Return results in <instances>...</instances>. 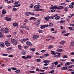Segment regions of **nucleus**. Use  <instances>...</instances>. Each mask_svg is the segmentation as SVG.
I'll list each match as a JSON object with an SVG mask.
<instances>
[{"label":"nucleus","instance_id":"obj_54","mask_svg":"<svg viewBox=\"0 0 74 74\" xmlns=\"http://www.w3.org/2000/svg\"><path fill=\"white\" fill-rule=\"evenodd\" d=\"M34 8H38V6L37 5H36L34 7Z\"/></svg>","mask_w":74,"mask_h":74},{"label":"nucleus","instance_id":"obj_5","mask_svg":"<svg viewBox=\"0 0 74 74\" xmlns=\"http://www.w3.org/2000/svg\"><path fill=\"white\" fill-rule=\"evenodd\" d=\"M57 8V6H51L50 8V10H52V9H56V8Z\"/></svg>","mask_w":74,"mask_h":74},{"label":"nucleus","instance_id":"obj_24","mask_svg":"<svg viewBox=\"0 0 74 74\" xmlns=\"http://www.w3.org/2000/svg\"><path fill=\"white\" fill-rule=\"evenodd\" d=\"M42 11V9H36L34 10V11Z\"/></svg>","mask_w":74,"mask_h":74},{"label":"nucleus","instance_id":"obj_51","mask_svg":"<svg viewBox=\"0 0 74 74\" xmlns=\"http://www.w3.org/2000/svg\"><path fill=\"white\" fill-rule=\"evenodd\" d=\"M31 50H32V51H35V48H33L32 49H31Z\"/></svg>","mask_w":74,"mask_h":74},{"label":"nucleus","instance_id":"obj_63","mask_svg":"<svg viewBox=\"0 0 74 74\" xmlns=\"http://www.w3.org/2000/svg\"><path fill=\"white\" fill-rule=\"evenodd\" d=\"M55 10L54 9L52 10H51V12H55Z\"/></svg>","mask_w":74,"mask_h":74},{"label":"nucleus","instance_id":"obj_41","mask_svg":"<svg viewBox=\"0 0 74 74\" xmlns=\"http://www.w3.org/2000/svg\"><path fill=\"white\" fill-rule=\"evenodd\" d=\"M70 34V33L65 34L64 35V36H69Z\"/></svg>","mask_w":74,"mask_h":74},{"label":"nucleus","instance_id":"obj_8","mask_svg":"<svg viewBox=\"0 0 74 74\" xmlns=\"http://www.w3.org/2000/svg\"><path fill=\"white\" fill-rule=\"evenodd\" d=\"M13 26L14 27H17L18 26V23H16L13 24Z\"/></svg>","mask_w":74,"mask_h":74},{"label":"nucleus","instance_id":"obj_17","mask_svg":"<svg viewBox=\"0 0 74 74\" xmlns=\"http://www.w3.org/2000/svg\"><path fill=\"white\" fill-rule=\"evenodd\" d=\"M56 53L58 54V55L56 56L57 58H59V57H60V56H61V55L60 54V53L56 52Z\"/></svg>","mask_w":74,"mask_h":74},{"label":"nucleus","instance_id":"obj_37","mask_svg":"<svg viewBox=\"0 0 74 74\" xmlns=\"http://www.w3.org/2000/svg\"><path fill=\"white\" fill-rule=\"evenodd\" d=\"M54 64L56 65V66L58 64V61H56L55 62H54Z\"/></svg>","mask_w":74,"mask_h":74},{"label":"nucleus","instance_id":"obj_36","mask_svg":"<svg viewBox=\"0 0 74 74\" xmlns=\"http://www.w3.org/2000/svg\"><path fill=\"white\" fill-rule=\"evenodd\" d=\"M70 64V62H67L65 64V66H68Z\"/></svg>","mask_w":74,"mask_h":74},{"label":"nucleus","instance_id":"obj_50","mask_svg":"<svg viewBox=\"0 0 74 74\" xmlns=\"http://www.w3.org/2000/svg\"><path fill=\"white\" fill-rule=\"evenodd\" d=\"M45 25H42L41 27V29H44V28H45Z\"/></svg>","mask_w":74,"mask_h":74},{"label":"nucleus","instance_id":"obj_28","mask_svg":"<svg viewBox=\"0 0 74 74\" xmlns=\"http://www.w3.org/2000/svg\"><path fill=\"white\" fill-rule=\"evenodd\" d=\"M15 73H20V70H18L15 71Z\"/></svg>","mask_w":74,"mask_h":74},{"label":"nucleus","instance_id":"obj_58","mask_svg":"<svg viewBox=\"0 0 74 74\" xmlns=\"http://www.w3.org/2000/svg\"><path fill=\"white\" fill-rule=\"evenodd\" d=\"M60 66H61L60 64H58L57 66V67H58V68H59V67H60Z\"/></svg>","mask_w":74,"mask_h":74},{"label":"nucleus","instance_id":"obj_42","mask_svg":"<svg viewBox=\"0 0 74 74\" xmlns=\"http://www.w3.org/2000/svg\"><path fill=\"white\" fill-rule=\"evenodd\" d=\"M31 15H34V13L33 12H30L29 13Z\"/></svg>","mask_w":74,"mask_h":74},{"label":"nucleus","instance_id":"obj_45","mask_svg":"<svg viewBox=\"0 0 74 74\" xmlns=\"http://www.w3.org/2000/svg\"><path fill=\"white\" fill-rule=\"evenodd\" d=\"M51 67H56V66L55 65H51Z\"/></svg>","mask_w":74,"mask_h":74},{"label":"nucleus","instance_id":"obj_38","mask_svg":"<svg viewBox=\"0 0 74 74\" xmlns=\"http://www.w3.org/2000/svg\"><path fill=\"white\" fill-rule=\"evenodd\" d=\"M36 62H40V61H41V60H40V59H38L37 60H36Z\"/></svg>","mask_w":74,"mask_h":74},{"label":"nucleus","instance_id":"obj_56","mask_svg":"<svg viewBox=\"0 0 74 74\" xmlns=\"http://www.w3.org/2000/svg\"><path fill=\"white\" fill-rule=\"evenodd\" d=\"M8 57L9 58H12V57H13V56L12 55H10L8 56Z\"/></svg>","mask_w":74,"mask_h":74},{"label":"nucleus","instance_id":"obj_20","mask_svg":"<svg viewBox=\"0 0 74 74\" xmlns=\"http://www.w3.org/2000/svg\"><path fill=\"white\" fill-rule=\"evenodd\" d=\"M71 47H73L74 46V41H72L71 42Z\"/></svg>","mask_w":74,"mask_h":74},{"label":"nucleus","instance_id":"obj_32","mask_svg":"<svg viewBox=\"0 0 74 74\" xmlns=\"http://www.w3.org/2000/svg\"><path fill=\"white\" fill-rule=\"evenodd\" d=\"M53 26V24L52 23H50L49 24V26H50V27H51Z\"/></svg>","mask_w":74,"mask_h":74},{"label":"nucleus","instance_id":"obj_23","mask_svg":"<svg viewBox=\"0 0 74 74\" xmlns=\"http://www.w3.org/2000/svg\"><path fill=\"white\" fill-rule=\"evenodd\" d=\"M51 53L52 55H56V53H55L54 51H51Z\"/></svg>","mask_w":74,"mask_h":74},{"label":"nucleus","instance_id":"obj_10","mask_svg":"<svg viewBox=\"0 0 74 74\" xmlns=\"http://www.w3.org/2000/svg\"><path fill=\"white\" fill-rule=\"evenodd\" d=\"M7 13V12H6V10L5 9L3 10L2 11V14L3 15H5V14Z\"/></svg>","mask_w":74,"mask_h":74},{"label":"nucleus","instance_id":"obj_39","mask_svg":"<svg viewBox=\"0 0 74 74\" xmlns=\"http://www.w3.org/2000/svg\"><path fill=\"white\" fill-rule=\"evenodd\" d=\"M22 58H23V59H27V57L25 56H23L22 57Z\"/></svg>","mask_w":74,"mask_h":74},{"label":"nucleus","instance_id":"obj_1","mask_svg":"<svg viewBox=\"0 0 74 74\" xmlns=\"http://www.w3.org/2000/svg\"><path fill=\"white\" fill-rule=\"evenodd\" d=\"M11 42L14 43V44H18V42L16 41L15 39H12L11 40Z\"/></svg>","mask_w":74,"mask_h":74},{"label":"nucleus","instance_id":"obj_52","mask_svg":"<svg viewBox=\"0 0 74 74\" xmlns=\"http://www.w3.org/2000/svg\"><path fill=\"white\" fill-rule=\"evenodd\" d=\"M11 20H12V19H11V18H8V19L7 21H11Z\"/></svg>","mask_w":74,"mask_h":74},{"label":"nucleus","instance_id":"obj_15","mask_svg":"<svg viewBox=\"0 0 74 74\" xmlns=\"http://www.w3.org/2000/svg\"><path fill=\"white\" fill-rule=\"evenodd\" d=\"M69 8V6H67L65 7L64 8V11H69V10H68V8Z\"/></svg>","mask_w":74,"mask_h":74},{"label":"nucleus","instance_id":"obj_30","mask_svg":"<svg viewBox=\"0 0 74 74\" xmlns=\"http://www.w3.org/2000/svg\"><path fill=\"white\" fill-rule=\"evenodd\" d=\"M20 41H21V42H25V40H24V39L22 40H19Z\"/></svg>","mask_w":74,"mask_h":74},{"label":"nucleus","instance_id":"obj_7","mask_svg":"<svg viewBox=\"0 0 74 74\" xmlns=\"http://www.w3.org/2000/svg\"><path fill=\"white\" fill-rule=\"evenodd\" d=\"M5 45L6 46H7V47H8L10 45V44L9 42L8 41H6L5 42Z\"/></svg>","mask_w":74,"mask_h":74},{"label":"nucleus","instance_id":"obj_12","mask_svg":"<svg viewBox=\"0 0 74 74\" xmlns=\"http://www.w3.org/2000/svg\"><path fill=\"white\" fill-rule=\"evenodd\" d=\"M67 66H64L62 68L61 70H67Z\"/></svg>","mask_w":74,"mask_h":74},{"label":"nucleus","instance_id":"obj_49","mask_svg":"<svg viewBox=\"0 0 74 74\" xmlns=\"http://www.w3.org/2000/svg\"><path fill=\"white\" fill-rule=\"evenodd\" d=\"M62 58H67V56L65 55V56H63Z\"/></svg>","mask_w":74,"mask_h":74},{"label":"nucleus","instance_id":"obj_21","mask_svg":"<svg viewBox=\"0 0 74 74\" xmlns=\"http://www.w3.org/2000/svg\"><path fill=\"white\" fill-rule=\"evenodd\" d=\"M18 47L19 50H21V49L22 48V47L20 45H18Z\"/></svg>","mask_w":74,"mask_h":74},{"label":"nucleus","instance_id":"obj_26","mask_svg":"<svg viewBox=\"0 0 74 74\" xmlns=\"http://www.w3.org/2000/svg\"><path fill=\"white\" fill-rule=\"evenodd\" d=\"M29 19H30V20H32V19L35 20L36 19V18H35L34 17H31V18H30Z\"/></svg>","mask_w":74,"mask_h":74},{"label":"nucleus","instance_id":"obj_16","mask_svg":"<svg viewBox=\"0 0 74 74\" xmlns=\"http://www.w3.org/2000/svg\"><path fill=\"white\" fill-rule=\"evenodd\" d=\"M5 33H7L8 32V29L7 28H5Z\"/></svg>","mask_w":74,"mask_h":74},{"label":"nucleus","instance_id":"obj_64","mask_svg":"<svg viewBox=\"0 0 74 74\" xmlns=\"http://www.w3.org/2000/svg\"><path fill=\"white\" fill-rule=\"evenodd\" d=\"M38 32L39 33H42V30H39L38 31Z\"/></svg>","mask_w":74,"mask_h":74},{"label":"nucleus","instance_id":"obj_31","mask_svg":"<svg viewBox=\"0 0 74 74\" xmlns=\"http://www.w3.org/2000/svg\"><path fill=\"white\" fill-rule=\"evenodd\" d=\"M26 26H20V27L21 28H22V29H25V28H26Z\"/></svg>","mask_w":74,"mask_h":74},{"label":"nucleus","instance_id":"obj_2","mask_svg":"<svg viewBox=\"0 0 74 74\" xmlns=\"http://www.w3.org/2000/svg\"><path fill=\"white\" fill-rule=\"evenodd\" d=\"M39 37V36L38 35H34L33 36V40H36V39L38 38Z\"/></svg>","mask_w":74,"mask_h":74},{"label":"nucleus","instance_id":"obj_13","mask_svg":"<svg viewBox=\"0 0 74 74\" xmlns=\"http://www.w3.org/2000/svg\"><path fill=\"white\" fill-rule=\"evenodd\" d=\"M1 47H2V48H4V43L3 42H1Z\"/></svg>","mask_w":74,"mask_h":74},{"label":"nucleus","instance_id":"obj_27","mask_svg":"<svg viewBox=\"0 0 74 74\" xmlns=\"http://www.w3.org/2000/svg\"><path fill=\"white\" fill-rule=\"evenodd\" d=\"M30 12H26L25 15L26 16H29V14H30Z\"/></svg>","mask_w":74,"mask_h":74},{"label":"nucleus","instance_id":"obj_18","mask_svg":"<svg viewBox=\"0 0 74 74\" xmlns=\"http://www.w3.org/2000/svg\"><path fill=\"white\" fill-rule=\"evenodd\" d=\"M43 63H50V61L48 60H45L43 61Z\"/></svg>","mask_w":74,"mask_h":74},{"label":"nucleus","instance_id":"obj_4","mask_svg":"<svg viewBox=\"0 0 74 74\" xmlns=\"http://www.w3.org/2000/svg\"><path fill=\"white\" fill-rule=\"evenodd\" d=\"M63 8H64V7L63 6H60L58 7L57 6L56 10H60V9H63Z\"/></svg>","mask_w":74,"mask_h":74},{"label":"nucleus","instance_id":"obj_47","mask_svg":"<svg viewBox=\"0 0 74 74\" xmlns=\"http://www.w3.org/2000/svg\"><path fill=\"white\" fill-rule=\"evenodd\" d=\"M11 69L13 70H16V69L15 68H11Z\"/></svg>","mask_w":74,"mask_h":74},{"label":"nucleus","instance_id":"obj_14","mask_svg":"<svg viewBox=\"0 0 74 74\" xmlns=\"http://www.w3.org/2000/svg\"><path fill=\"white\" fill-rule=\"evenodd\" d=\"M66 42V41H64L63 40L61 42H60V44H61L62 45H64V43Z\"/></svg>","mask_w":74,"mask_h":74},{"label":"nucleus","instance_id":"obj_9","mask_svg":"<svg viewBox=\"0 0 74 74\" xmlns=\"http://www.w3.org/2000/svg\"><path fill=\"white\" fill-rule=\"evenodd\" d=\"M49 19H50V16H49L45 17V21H48Z\"/></svg>","mask_w":74,"mask_h":74},{"label":"nucleus","instance_id":"obj_53","mask_svg":"<svg viewBox=\"0 0 74 74\" xmlns=\"http://www.w3.org/2000/svg\"><path fill=\"white\" fill-rule=\"evenodd\" d=\"M62 51H63L62 49H59L58 50V52H62Z\"/></svg>","mask_w":74,"mask_h":74},{"label":"nucleus","instance_id":"obj_44","mask_svg":"<svg viewBox=\"0 0 74 74\" xmlns=\"http://www.w3.org/2000/svg\"><path fill=\"white\" fill-rule=\"evenodd\" d=\"M48 69V67H43V69L45 70H47V69Z\"/></svg>","mask_w":74,"mask_h":74},{"label":"nucleus","instance_id":"obj_57","mask_svg":"<svg viewBox=\"0 0 74 74\" xmlns=\"http://www.w3.org/2000/svg\"><path fill=\"white\" fill-rule=\"evenodd\" d=\"M45 56H49V54L48 53L45 54Z\"/></svg>","mask_w":74,"mask_h":74},{"label":"nucleus","instance_id":"obj_29","mask_svg":"<svg viewBox=\"0 0 74 74\" xmlns=\"http://www.w3.org/2000/svg\"><path fill=\"white\" fill-rule=\"evenodd\" d=\"M69 7L70 8H73L74 6H73L72 5H69Z\"/></svg>","mask_w":74,"mask_h":74},{"label":"nucleus","instance_id":"obj_59","mask_svg":"<svg viewBox=\"0 0 74 74\" xmlns=\"http://www.w3.org/2000/svg\"><path fill=\"white\" fill-rule=\"evenodd\" d=\"M18 3H19V2H16L14 3V4H18Z\"/></svg>","mask_w":74,"mask_h":74},{"label":"nucleus","instance_id":"obj_48","mask_svg":"<svg viewBox=\"0 0 74 74\" xmlns=\"http://www.w3.org/2000/svg\"><path fill=\"white\" fill-rule=\"evenodd\" d=\"M28 38H25L24 39V42L25 41H26L28 40Z\"/></svg>","mask_w":74,"mask_h":74},{"label":"nucleus","instance_id":"obj_22","mask_svg":"<svg viewBox=\"0 0 74 74\" xmlns=\"http://www.w3.org/2000/svg\"><path fill=\"white\" fill-rule=\"evenodd\" d=\"M49 73V74H50V73H51V74H55V73H54V70L51 71Z\"/></svg>","mask_w":74,"mask_h":74},{"label":"nucleus","instance_id":"obj_55","mask_svg":"<svg viewBox=\"0 0 74 74\" xmlns=\"http://www.w3.org/2000/svg\"><path fill=\"white\" fill-rule=\"evenodd\" d=\"M68 29H69V30H73V28H72L71 27H69Z\"/></svg>","mask_w":74,"mask_h":74},{"label":"nucleus","instance_id":"obj_3","mask_svg":"<svg viewBox=\"0 0 74 74\" xmlns=\"http://www.w3.org/2000/svg\"><path fill=\"white\" fill-rule=\"evenodd\" d=\"M40 20L39 19L37 21V22L35 23V24L36 25L37 27L39 25H40Z\"/></svg>","mask_w":74,"mask_h":74},{"label":"nucleus","instance_id":"obj_43","mask_svg":"<svg viewBox=\"0 0 74 74\" xmlns=\"http://www.w3.org/2000/svg\"><path fill=\"white\" fill-rule=\"evenodd\" d=\"M29 72L30 73H35V72H34V71H29Z\"/></svg>","mask_w":74,"mask_h":74},{"label":"nucleus","instance_id":"obj_11","mask_svg":"<svg viewBox=\"0 0 74 74\" xmlns=\"http://www.w3.org/2000/svg\"><path fill=\"white\" fill-rule=\"evenodd\" d=\"M21 53H22V55H26V51L25 50H23L21 51Z\"/></svg>","mask_w":74,"mask_h":74},{"label":"nucleus","instance_id":"obj_61","mask_svg":"<svg viewBox=\"0 0 74 74\" xmlns=\"http://www.w3.org/2000/svg\"><path fill=\"white\" fill-rule=\"evenodd\" d=\"M11 35H8L7 36V37H11Z\"/></svg>","mask_w":74,"mask_h":74},{"label":"nucleus","instance_id":"obj_19","mask_svg":"<svg viewBox=\"0 0 74 74\" xmlns=\"http://www.w3.org/2000/svg\"><path fill=\"white\" fill-rule=\"evenodd\" d=\"M0 31L2 33H4V29L3 28H2L1 29Z\"/></svg>","mask_w":74,"mask_h":74},{"label":"nucleus","instance_id":"obj_60","mask_svg":"<svg viewBox=\"0 0 74 74\" xmlns=\"http://www.w3.org/2000/svg\"><path fill=\"white\" fill-rule=\"evenodd\" d=\"M11 3V1H8L7 2V3H8V4H10Z\"/></svg>","mask_w":74,"mask_h":74},{"label":"nucleus","instance_id":"obj_25","mask_svg":"<svg viewBox=\"0 0 74 74\" xmlns=\"http://www.w3.org/2000/svg\"><path fill=\"white\" fill-rule=\"evenodd\" d=\"M55 19L56 20H58V19H60V16H57L56 17H55Z\"/></svg>","mask_w":74,"mask_h":74},{"label":"nucleus","instance_id":"obj_34","mask_svg":"<svg viewBox=\"0 0 74 74\" xmlns=\"http://www.w3.org/2000/svg\"><path fill=\"white\" fill-rule=\"evenodd\" d=\"M6 49L8 51H10H10H11V50H12V48L11 47H10L9 48H7Z\"/></svg>","mask_w":74,"mask_h":74},{"label":"nucleus","instance_id":"obj_40","mask_svg":"<svg viewBox=\"0 0 74 74\" xmlns=\"http://www.w3.org/2000/svg\"><path fill=\"white\" fill-rule=\"evenodd\" d=\"M13 11H17V9L15 8H13Z\"/></svg>","mask_w":74,"mask_h":74},{"label":"nucleus","instance_id":"obj_6","mask_svg":"<svg viewBox=\"0 0 74 74\" xmlns=\"http://www.w3.org/2000/svg\"><path fill=\"white\" fill-rule=\"evenodd\" d=\"M26 44L27 45H29V46H32V45H33L32 44V43L29 41L27 42Z\"/></svg>","mask_w":74,"mask_h":74},{"label":"nucleus","instance_id":"obj_35","mask_svg":"<svg viewBox=\"0 0 74 74\" xmlns=\"http://www.w3.org/2000/svg\"><path fill=\"white\" fill-rule=\"evenodd\" d=\"M0 37L1 38H3V34L1 33V32H0Z\"/></svg>","mask_w":74,"mask_h":74},{"label":"nucleus","instance_id":"obj_33","mask_svg":"<svg viewBox=\"0 0 74 74\" xmlns=\"http://www.w3.org/2000/svg\"><path fill=\"white\" fill-rule=\"evenodd\" d=\"M54 18H55L54 16H53L50 17V19H53Z\"/></svg>","mask_w":74,"mask_h":74},{"label":"nucleus","instance_id":"obj_62","mask_svg":"<svg viewBox=\"0 0 74 74\" xmlns=\"http://www.w3.org/2000/svg\"><path fill=\"white\" fill-rule=\"evenodd\" d=\"M41 52H42V53H43L44 52H45V51L44 50H42L41 51Z\"/></svg>","mask_w":74,"mask_h":74},{"label":"nucleus","instance_id":"obj_46","mask_svg":"<svg viewBox=\"0 0 74 74\" xmlns=\"http://www.w3.org/2000/svg\"><path fill=\"white\" fill-rule=\"evenodd\" d=\"M65 22V21L61 20L60 21V22L61 23H64Z\"/></svg>","mask_w":74,"mask_h":74}]
</instances>
